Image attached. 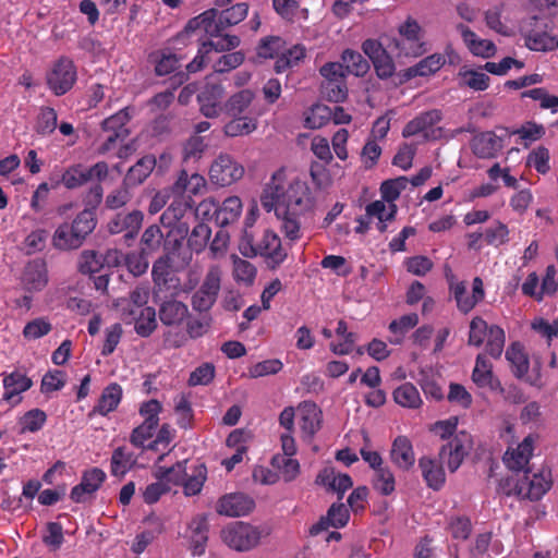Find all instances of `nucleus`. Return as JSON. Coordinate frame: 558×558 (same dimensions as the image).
<instances>
[{"mask_svg":"<svg viewBox=\"0 0 558 558\" xmlns=\"http://www.w3.org/2000/svg\"><path fill=\"white\" fill-rule=\"evenodd\" d=\"M48 239V231L36 229L32 231L24 240L23 245L26 254L31 255L45 248Z\"/></svg>","mask_w":558,"mask_h":558,"instance_id":"obj_62","label":"nucleus"},{"mask_svg":"<svg viewBox=\"0 0 558 558\" xmlns=\"http://www.w3.org/2000/svg\"><path fill=\"white\" fill-rule=\"evenodd\" d=\"M444 63V59L440 56L433 54L421 60L414 66L407 70V76L409 78L415 76H426L438 71Z\"/></svg>","mask_w":558,"mask_h":558,"instance_id":"obj_48","label":"nucleus"},{"mask_svg":"<svg viewBox=\"0 0 558 558\" xmlns=\"http://www.w3.org/2000/svg\"><path fill=\"white\" fill-rule=\"evenodd\" d=\"M223 126V133L230 137L243 136L253 133L257 129V119L252 116L231 117Z\"/></svg>","mask_w":558,"mask_h":558,"instance_id":"obj_37","label":"nucleus"},{"mask_svg":"<svg viewBox=\"0 0 558 558\" xmlns=\"http://www.w3.org/2000/svg\"><path fill=\"white\" fill-rule=\"evenodd\" d=\"M409 179L407 177H399L396 179L386 180L381 183L380 193L384 201L393 204L403 190L407 189Z\"/></svg>","mask_w":558,"mask_h":558,"instance_id":"obj_53","label":"nucleus"},{"mask_svg":"<svg viewBox=\"0 0 558 558\" xmlns=\"http://www.w3.org/2000/svg\"><path fill=\"white\" fill-rule=\"evenodd\" d=\"M283 367L280 360L271 359L258 362L248 368L250 378H258L279 373Z\"/></svg>","mask_w":558,"mask_h":558,"instance_id":"obj_57","label":"nucleus"},{"mask_svg":"<svg viewBox=\"0 0 558 558\" xmlns=\"http://www.w3.org/2000/svg\"><path fill=\"white\" fill-rule=\"evenodd\" d=\"M184 462H178L171 468L158 466L155 471L157 480H163L169 486L170 484H183L186 477V468Z\"/></svg>","mask_w":558,"mask_h":558,"instance_id":"obj_46","label":"nucleus"},{"mask_svg":"<svg viewBox=\"0 0 558 558\" xmlns=\"http://www.w3.org/2000/svg\"><path fill=\"white\" fill-rule=\"evenodd\" d=\"M135 463L132 452L123 447L117 448L111 457V473L116 476L124 475Z\"/></svg>","mask_w":558,"mask_h":558,"instance_id":"obj_49","label":"nucleus"},{"mask_svg":"<svg viewBox=\"0 0 558 558\" xmlns=\"http://www.w3.org/2000/svg\"><path fill=\"white\" fill-rule=\"evenodd\" d=\"M149 299V290L146 287H136L133 289L128 299L120 302L122 316L137 315V311L147 307Z\"/></svg>","mask_w":558,"mask_h":558,"instance_id":"obj_35","label":"nucleus"},{"mask_svg":"<svg viewBox=\"0 0 558 558\" xmlns=\"http://www.w3.org/2000/svg\"><path fill=\"white\" fill-rule=\"evenodd\" d=\"M47 421V415L43 410L33 409L21 418L22 433H35L41 429Z\"/></svg>","mask_w":558,"mask_h":558,"instance_id":"obj_59","label":"nucleus"},{"mask_svg":"<svg viewBox=\"0 0 558 558\" xmlns=\"http://www.w3.org/2000/svg\"><path fill=\"white\" fill-rule=\"evenodd\" d=\"M144 214L141 210L116 214L107 223L110 234H122L121 241L124 245L131 246L142 228Z\"/></svg>","mask_w":558,"mask_h":558,"instance_id":"obj_7","label":"nucleus"},{"mask_svg":"<svg viewBox=\"0 0 558 558\" xmlns=\"http://www.w3.org/2000/svg\"><path fill=\"white\" fill-rule=\"evenodd\" d=\"M211 229L203 222H198L192 229L189 238H187V246L195 253H202L210 239Z\"/></svg>","mask_w":558,"mask_h":558,"instance_id":"obj_45","label":"nucleus"},{"mask_svg":"<svg viewBox=\"0 0 558 558\" xmlns=\"http://www.w3.org/2000/svg\"><path fill=\"white\" fill-rule=\"evenodd\" d=\"M46 531L43 542L52 550H58L64 541L62 525L59 522H48Z\"/></svg>","mask_w":558,"mask_h":558,"instance_id":"obj_64","label":"nucleus"},{"mask_svg":"<svg viewBox=\"0 0 558 558\" xmlns=\"http://www.w3.org/2000/svg\"><path fill=\"white\" fill-rule=\"evenodd\" d=\"M163 242V233L159 226L151 225L145 229L141 238L142 254H151L157 252Z\"/></svg>","mask_w":558,"mask_h":558,"instance_id":"obj_44","label":"nucleus"},{"mask_svg":"<svg viewBox=\"0 0 558 558\" xmlns=\"http://www.w3.org/2000/svg\"><path fill=\"white\" fill-rule=\"evenodd\" d=\"M126 324H134L136 333L141 337L150 336L157 327L156 311L154 307H144L137 315L122 316Z\"/></svg>","mask_w":558,"mask_h":558,"instance_id":"obj_30","label":"nucleus"},{"mask_svg":"<svg viewBox=\"0 0 558 558\" xmlns=\"http://www.w3.org/2000/svg\"><path fill=\"white\" fill-rule=\"evenodd\" d=\"M522 97H529L541 102L543 109H551L556 112L558 109V97L549 95L544 88H533L522 93Z\"/></svg>","mask_w":558,"mask_h":558,"instance_id":"obj_63","label":"nucleus"},{"mask_svg":"<svg viewBox=\"0 0 558 558\" xmlns=\"http://www.w3.org/2000/svg\"><path fill=\"white\" fill-rule=\"evenodd\" d=\"M130 189L131 186L126 185L124 181H122V184L119 187L114 189L107 195L105 201L106 207L114 210L126 205L132 198Z\"/></svg>","mask_w":558,"mask_h":558,"instance_id":"obj_56","label":"nucleus"},{"mask_svg":"<svg viewBox=\"0 0 558 558\" xmlns=\"http://www.w3.org/2000/svg\"><path fill=\"white\" fill-rule=\"evenodd\" d=\"M255 93L250 88L241 89L232 94L225 102L222 112L229 117L251 116Z\"/></svg>","mask_w":558,"mask_h":558,"instance_id":"obj_21","label":"nucleus"},{"mask_svg":"<svg viewBox=\"0 0 558 558\" xmlns=\"http://www.w3.org/2000/svg\"><path fill=\"white\" fill-rule=\"evenodd\" d=\"M493 365L484 353H480L476 356L475 366L472 372V380L478 387L493 388Z\"/></svg>","mask_w":558,"mask_h":558,"instance_id":"obj_40","label":"nucleus"},{"mask_svg":"<svg viewBox=\"0 0 558 558\" xmlns=\"http://www.w3.org/2000/svg\"><path fill=\"white\" fill-rule=\"evenodd\" d=\"M457 418L439 421L435 423L433 430L441 439H449L447 444L439 449V460L446 464L450 472H456L464 458L472 449V437L466 432L454 433L457 429Z\"/></svg>","mask_w":558,"mask_h":558,"instance_id":"obj_2","label":"nucleus"},{"mask_svg":"<svg viewBox=\"0 0 558 558\" xmlns=\"http://www.w3.org/2000/svg\"><path fill=\"white\" fill-rule=\"evenodd\" d=\"M191 208V202L181 197L174 199L160 216V222L165 227H172L181 220L185 213Z\"/></svg>","mask_w":558,"mask_h":558,"instance_id":"obj_42","label":"nucleus"},{"mask_svg":"<svg viewBox=\"0 0 558 558\" xmlns=\"http://www.w3.org/2000/svg\"><path fill=\"white\" fill-rule=\"evenodd\" d=\"M506 359L512 366V373L517 378H524L529 372V357L519 342L512 343L506 351Z\"/></svg>","mask_w":558,"mask_h":558,"instance_id":"obj_36","label":"nucleus"},{"mask_svg":"<svg viewBox=\"0 0 558 558\" xmlns=\"http://www.w3.org/2000/svg\"><path fill=\"white\" fill-rule=\"evenodd\" d=\"M240 45V38L235 35H226L220 39H211L203 43L197 56L186 65L189 73H195L204 68L205 54L210 50L218 52L229 51Z\"/></svg>","mask_w":558,"mask_h":558,"instance_id":"obj_15","label":"nucleus"},{"mask_svg":"<svg viewBox=\"0 0 558 558\" xmlns=\"http://www.w3.org/2000/svg\"><path fill=\"white\" fill-rule=\"evenodd\" d=\"M222 539L231 548L246 551L256 547L263 536V530L245 522H234L222 530Z\"/></svg>","mask_w":558,"mask_h":558,"instance_id":"obj_5","label":"nucleus"},{"mask_svg":"<svg viewBox=\"0 0 558 558\" xmlns=\"http://www.w3.org/2000/svg\"><path fill=\"white\" fill-rule=\"evenodd\" d=\"M130 108L125 107L101 122V129L105 133H120V135H130L126 128L131 120Z\"/></svg>","mask_w":558,"mask_h":558,"instance_id":"obj_41","label":"nucleus"},{"mask_svg":"<svg viewBox=\"0 0 558 558\" xmlns=\"http://www.w3.org/2000/svg\"><path fill=\"white\" fill-rule=\"evenodd\" d=\"M83 241L95 230L97 218L94 211L82 210L71 223Z\"/></svg>","mask_w":558,"mask_h":558,"instance_id":"obj_51","label":"nucleus"},{"mask_svg":"<svg viewBox=\"0 0 558 558\" xmlns=\"http://www.w3.org/2000/svg\"><path fill=\"white\" fill-rule=\"evenodd\" d=\"M393 400L403 408L418 409L423 401L416 387L411 383H404L393 391Z\"/></svg>","mask_w":558,"mask_h":558,"instance_id":"obj_39","label":"nucleus"},{"mask_svg":"<svg viewBox=\"0 0 558 558\" xmlns=\"http://www.w3.org/2000/svg\"><path fill=\"white\" fill-rule=\"evenodd\" d=\"M341 61L347 74L363 76L369 70L368 61L359 51L352 49H345L342 52Z\"/></svg>","mask_w":558,"mask_h":558,"instance_id":"obj_38","label":"nucleus"},{"mask_svg":"<svg viewBox=\"0 0 558 558\" xmlns=\"http://www.w3.org/2000/svg\"><path fill=\"white\" fill-rule=\"evenodd\" d=\"M485 339H487L486 353L494 359L500 357L505 347V331L497 325L488 326L482 317L476 316L470 323L468 343L481 347Z\"/></svg>","mask_w":558,"mask_h":558,"instance_id":"obj_4","label":"nucleus"},{"mask_svg":"<svg viewBox=\"0 0 558 558\" xmlns=\"http://www.w3.org/2000/svg\"><path fill=\"white\" fill-rule=\"evenodd\" d=\"M322 94L329 101L341 102L348 96L347 84L345 82H323Z\"/></svg>","mask_w":558,"mask_h":558,"instance_id":"obj_61","label":"nucleus"},{"mask_svg":"<svg viewBox=\"0 0 558 558\" xmlns=\"http://www.w3.org/2000/svg\"><path fill=\"white\" fill-rule=\"evenodd\" d=\"M256 267L248 260L233 256V277L236 282L251 286L256 278Z\"/></svg>","mask_w":558,"mask_h":558,"instance_id":"obj_50","label":"nucleus"},{"mask_svg":"<svg viewBox=\"0 0 558 558\" xmlns=\"http://www.w3.org/2000/svg\"><path fill=\"white\" fill-rule=\"evenodd\" d=\"M191 549L193 556H202L205 553L208 539V521L204 514H198L190 523Z\"/></svg>","mask_w":558,"mask_h":558,"instance_id":"obj_29","label":"nucleus"},{"mask_svg":"<svg viewBox=\"0 0 558 558\" xmlns=\"http://www.w3.org/2000/svg\"><path fill=\"white\" fill-rule=\"evenodd\" d=\"M122 399V388L119 384L108 385L101 392L97 404L93 408L89 416L94 414L107 415L114 411Z\"/></svg>","mask_w":558,"mask_h":558,"instance_id":"obj_28","label":"nucleus"},{"mask_svg":"<svg viewBox=\"0 0 558 558\" xmlns=\"http://www.w3.org/2000/svg\"><path fill=\"white\" fill-rule=\"evenodd\" d=\"M109 167L105 161H98L92 167L81 163L69 167L61 177L62 184L69 189H77L89 181H102L108 177Z\"/></svg>","mask_w":558,"mask_h":558,"instance_id":"obj_9","label":"nucleus"},{"mask_svg":"<svg viewBox=\"0 0 558 558\" xmlns=\"http://www.w3.org/2000/svg\"><path fill=\"white\" fill-rule=\"evenodd\" d=\"M54 248L60 251H71L81 247L84 241L75 232L73 226L63 222L54 230L51 239Z\"/></svg>","mask_w":558,"mask_h":558,"instance_id":"obj_26","label":"nucleus"},{"mask_svg":"<svg viewBox=\"0 0 558 558\" xmlns=\"http://www.w3.org/2000/svg\"><path fill=\"white\" fill-rule=\"evenodd\" d=\"M512 473L502 477L498 489L506 496H517L521 499L538 500L551 486L549 471L538 473L511 471Z\"/></svg>","mask_w":558,"mask_h":558,"instance_id":"obj_3","label":"nucleus"},{"mask_svg":"<svg viewBox=\"0 0 558 558\" xmlns=\"http://www.w3.org/2000/svg\"><path fill=\"white\" fill-rule=\"evenodd\" d=\"M215 16V12L209 9V10H206L205 12L201 13L199 15L191 19L184 29H183V33H185L186 35L189 34H192L194 33L196 29H204L205 33L211 37V38H215V33H216V26H214V19Z\"/></svg>","mask_w":558,"mask_h":558,"instance_id":"obj_43","label":"nucleus"},{"mask_svg":"<svg viewBox=\"0 0 558 558\" xmlns=\"http://www.w3.org/2000/svg\"><path fill=\"white\" fill-rule=\"evenodd\" d=\"M331 107L322 104L315 105L305 118V126L320 129L331 120Z\"/></svg>","mask_w":558,"mask_h":558,"instance_id":"obj_54","label":"nucleus"},{"mask_svg":"<svg viewBox=\"0 0 558 558\" xmlns=\"http://www.w3.org/2000/svg\"><path fill=\"white\" fill-rule=\"evenodd\" d=\"M508 235V227L500 221H496L493 226L486 228L484 232L486 243L494 246H500L507 243L509 240Z\"/></svg>","mask_w":558,"mask_h":558,"instance_id":"obj_60","label":"nucleus"},{"mask_svg":"<svg viewBox=\"0 0 558 558\" xmlns=\"http://www.w3.org/2000/svg\"><path fill=\"white\" fill-rule=\"evenodd\" d=\"M262 205L267 211H275L286 238L296 241L301 238V217L312 210L314 201L304 181L294 180L284 185L276 183L274 177L264 190Z\"/></svg>","mask_w":558,"mask_h":558,"instance_id":"obj_1","label":"nucleus"},{"mask_svg":"<svg viewBox=\"0 0 558 558\" xmlns=\"http://www.w3.org/2000/svg\"><path fill=\"white\" fill-rule=\"evenodd\" d=\"M215 12V16L213 19L214 26H216V33L215 38L220 39L223 38L227 34H223V32L233 25L239 24L242 22L248 12V7L246 3H236L232 5L231 8H228L226 10H217L211 9Z\"/></svg>","mask_w":558,"mask_h":558,"instance_id":"obj_16","label":"nucleus"},{"mask_svg":"<svg viewBox=\"0 0 558 558\" xmlns=\"http://www.w3.org/2000/svg\"><path fill=\"white\" fill-rule=\"evenodd\" d=\"M156 166V159L153 155L142 157L134 166L126 172L123 181L131 187L142 184L151 173Z\"/></svg>","mask_w":558,"mask_h":558,"instance_id":"obj_31","label":"nucleus"},{"mask_svg":"<svg viewBox=\"0 0 558 558\" xmlns=\"http://www.w3.org/2000/svg\"><path fill=\"white\" fill-rule=\"evenodd\" d=\"M533 453V438L525 437L514 449H508L504 456V463L510 471L531 472L527 469Z\"/></svg>","mask_w":558,"mask_h":558,"instance_id":"obj_18","label":"nucleus"},{"mask_svg":"<svg viewBox=\"0 0 558 558\" xmlns=\"http://www.w3.org/2000/svg\"><path fill=\"white\" fill-rule=\"evenodd\" d=\"M322 411L314 402H303L299 407V425L306 437H313L320 428Z\"/></svg>","mask_w":558,"mask_h":558,"instance_id":"obj_25","label":"nucleus"},{"mask_svg":"<svg viewBox=\"0 0 558 558\" xmlns=\"http://www.w3.org/2000/svg\"><path fill=\"white\" fill-rule=\"evenodd\" d=\"M52 329L50 322L47 318L39 317L28 322L24 329L23 336L27 340H36L48 335Z\"/></svg>","mask_w":558,"mask_h":558,"instance_id":"obj_55","label":"nucleus"},{"mask_svg":"<svg viewBox=\"0 0 558 558\" xmlns=\"http://www.w3.org/2000/svg\"><path fill=\"white\" fill-rule=\"evenodd\" d=\"M316 483L326 487L327 490L337 493L339 500L344 493L353 486L350 475L337 472L333 468H324L316 477Z\"/></svg>","mask_w":558,"mask_h":558,"instance_id":"obj_19","label":"nucleus"},{"mask_svg":"<svg viewBox=\"0 0 558 558\" xmlns=\"http://www.w3.org/2000/svg\"><path fill=\"white\" fill-rule=\"evenodd\" d=\"M22 283L28 291H41L48 283L46 263L40 258L27 263L22 275Z\"/></svg>","mask_w":558,"mask_h":558,"instance_id":"obj_20","label":"nucleus"},{"mask_svg":"<svg viewBox=\"0 0 558 558\" xmlns=\"http://www.w3.org/2000/svg\"><path fill=\"white\" fill-rule=\"evenodd\" d=\"M471 148L478 158H495L502 148V140L492 131L482 132L472 138Z\"/></svg>","mask_w":558,"mask_h":558,"instance_id":"obj_22","label":"nucleus"},{"mask_svg":"<svg viewBox=\"0 0 558 558\" xmlns=\"http://www.w3.org/2000/svg\"><path fill=\"white\" fill-rule=\"evenodd\" d=\"M254 500L245 494L235 493L222 496L217 502V512L227 517H241L254 509Z\"/></svg>","mask_w":558,"mask_h":558,"instance_id":"obj_17","label":"nucleus"},{"mask_svg":"<svg viewBox=\"0 0 558 558\" xmlns=\"http://www.w3.org/2000/svg\"><path fill=\"white\" fill-rule=\"evenodd\" d=\"M33 381L20 371L12 372L3 378V399L16 404L21 401L19 397L22 392L28 390Z\"/></svg>","mask_w":558,"mask_h":558,"instance_id":"obj_24","label":"nucleus"},{"mask_svg":"<svg viewBox=\"0 0 558 558\" xmlns=\"http://www.w3.org/2000/svg\"><path fill=\"white\" fill-rule=\"evenodd\" d=\"M441 112L437 109L422 112L405 124L402 136L411 137L423 133L426 140H437L442 130L434 126L441 120Z\"/></svg>","mask_w":558,"mask_h":558,"instance_id":"obj_13","label":"nucleus"},{"mask_svg":"<svg viewBox=\"0 0 558 558\" xmlns=\"http://www.w3.org/2000/svg\"><path fill=\"white\" fill-rule=\"evenodd\" d=\"M244 167L230 154H219L209 168L210 181L219 186H229L243 178Z\"/></svg>","mask_w":558,"mask_h":558,"instance_id":"obj_6","label":"nucleus"},{"mask_svg":"<svg viewBox=\"0 0 558 558\" xmlns=\"http://www.w3.org/2000/svg\"><path fill=\"white\" fill-rule=\"evenodd\" d=\"M257 255L265 258L267 268L275 270L286 260L288 253L279 235L271 230H265L257 243Z\"/></svg>","mask_w":558,"mask_h":558,"instance_id":"obj_14","label":"nucleus"},{"mask_svg":"<svg viewBox=\"0 0 558 558\" xmlns=\"http://www.w3.org/2000/svg\"><path fill=\"white\" fill-rule=\"evenodd\" d=\"M396 213L397 206L395 204L390 203L387 208L383 201H375L366 206V218L376 217L380 222L392 220Z\"/></svg>","mask_w":558,"mask_h":558,"instance_id":"obj_58","label":"nucleus"},{"mask_svg":"<svg viewBox=\"0 0 558 558\" xmlns=\"http://www.w3.org/2000/svg\"><path fill=\"white\" fill-rule=\"evenodd\" d=\"M221 287V269L209 267L199 289L192 296V307L197 312H208L215 304Z\"/></svg>","mask_w":558,"mask_h":558,"instance_id":"obj_8","label":"nucleus"},{"mask_svg":"<svg viewBox=\"0 0 558 558\" xmlns=\"http://www.w3.org/2000/svg\"><path fill=\"white\" fill-rule=\"evenodd\" d=\"M76 68L68 57H61L47 73V85L57 96L66 94L76 82Z\"/></svg>","mask_w":558,"mask_h":558,"instance_id":"obj_10","label":"nucleus"},{"mask_svg":"<svg viewBox=\"0 0 558 558\" xmlns=\"http://www.w3.org/2000/svg\"><path fill=\"white\" fill-rule=\"evenodd\" d=\"M189 313L187 306L180 301L170 300L161 304L159 318L167 326L180 325Z\"/></svg>","mask_w":558,"mask_h":558,"instance_id":"obj_33","label":"nucleus"},{"mask_svg":"<svg viewBox=\"0 0 558 558\" xmlns=\"http://www.w3.org/2000/svg\"><path fill=\"white\" fill-rule=\"evenodd\" d=\"M373 486L384 496H389L395 492V476L389 466L384 465L383 468L374 471Z\"/></svg>","mask_w":558,"mask_h":558,"instance_id":"obj_47","label":"nucleus"},{"mask_svg":"<svg viewBox=\"0 0 558 558\" xmlns=\"http://www.w3.org/2000/svg\"><path fill=\"white\" fill-rule=\"evenodd\" d=\"M524 37L525 46L534 51H551L558 48V37L553 36L548 31L533 33L529 27H520Z\"/></svg>","mask_w":558,"mask_h":558,"instance_id":"obj_27","label":"nucleus"},{"mask_svg":"<svg viewBox=\"0 0 558 558\" xmlns=\"http://www.w3.org/2000/svg\"><path fill=\"white\" fill-rule=\"evenodd\" d=\"M242 202L238 196L226 198L221 205H218L216 223L222 228L235 222L242 213Z\"/></svg>","mask_w":558,"mask_h":558,"instance_id":"obj_34","label":"nucleus"},{"mask_svg":"<svg viewBox=\"0 0 558 558\" xmlns=\"http://www.w3.org/2000/svg\"><path fill=\"white\" fill-rule=\"evenodd\" d=\"M271 464L280 471V474L286 482L295 480L300 473V463L292 457L275 456L271 460Z\"/></svg>","mask_w":558,"mask_h":558,"instance_id":"obj_52","label":"nucleus"},{"mask_svg":"<svg viewBox=\"0 0 558 558\" xmlns=\"http://www.w3.org/2000/svg\"><path fill=\"white\" fill-rule=\"evenodd\" d=\"M391 462L403 471L410 470L415 463V454L410 439L405 436H398L390 450Z\"/></svg>","mask_w":558,"mask_h":558,"instance_id":"obj_23","label":"nucleus"},{"mask_svg":"<svg viewBox=\"0 0 558 558\" xmlns=\"http://www.w3.org/2000/svg\"><path fill=\"white\" fill-rule=\"evenodd\" d=\"M399 36L393 43L400 54L418 57L426 51L421 37V27L416 21L409 19L404 24L400 25Z\"/></svg>","mask_w":558,"mask_h":558,"instance_id":"obj_11","label":"nucleus"},{"mask_svg":"<svg viewBox=\"0 0 558 558\" xmlns=\"http://www.w3.org/2000/svg\"><path fill=\"white\" fill-rule=\"evenodd\" d=\"M225 86L219 82L207 81L197 94L199 111L208 119L218 118L223 109Z\"/></svg>","mask_w":558,"mask_h":558,"instance_id":"obj_12","label":"nucleus"},{"mask_svg":"<svg viewBox=\"0 0 558 558\" xmlns=\"http://www.w3.org/2000/svg\"><path fill=\"white\" fill-rule=\"evenodd\" d=\"M418 466L427 486L434 490H438L445 484V472L434 459L422 457L418 460Z\"/></svg>","mask_w":558,"mask_h":558,"instance_id":"obj_32","label":"nucleus"}]
</instances>
